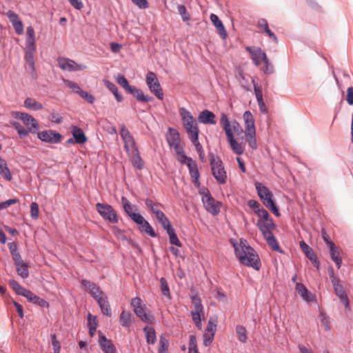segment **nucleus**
Segmentation results:
<instances>
[{
    "label": "nucleus",
    "instance_id": "obj_1",
    "mask_svg": "<svg viewBox=\"0 0 353 353\" xmlns=\"http://www.w3.org/2000/svg\"><path fill=\"white\" fill-rule=\"evenodd\" d=\"M230 243L234 249V254L241 264L252 268L259 271L261 268V262L256 250L248 244L247 240L241 238L239 243L234 239H230Z\"/></svg>",
    "mask_w": 353,
    "mask_h": 353
},
{
    "label": "nucleus",
    "instance_id": "obj_2",
    "mask_svg": "<svg viewBox=\"0 0 353 353\" xmlns=\"http://www.w3.org/2000/svg\"><path fill=\"white\" fill-rule=\"evenodd\" d=\"M256 226L261 232L264 239H265L268 245L272 248V250L276 251L279 253L283 254L284 251L281 248L279 244L274 236L272 230H274L276 227L275 223L271 216L267 219V221H257Z\"/></svg>",
    "mask_w": 353,
    "mask_h": 353
},
{
    "label": "nucleus",
    "instance_id": "obj_3",
    "mask_svg": "<svg viewBox=\"0 0 353 353\" xmlns=\"http://www.w3.org/2000/svg\"><path fill=\"white\" fill-rule=\"evenodd\" d=\"M116 81L128 94L132 95L139 103H149L154 100L152 96L145 94L142 90L134 85H131L123 74H119L116 77Z\"/></svg>",
    "mask_w": 353,
    "mask_h": 353
},
{
    "label": "nucleus",
    "instance_id": "obj_4",
    "mask_svg": "<svg viewBox=\"0 0 353 353\" xmlns=\"http://www.w3.org/2000/svg\"><path fill=\"white\" fill-rule=\"evenodd\" d=\"M220 123L225 132L229 144L234 151V152L238 155L243 154L244 150L243 147L238 143L235 139L234 135L231 128L230 121L228 119V115L225 112L221 113Z\"/></svg>",
    "mask_w": 353,
    "mask_h": 353
},
{
    "label": "nucleus",
    "instance_id": "obj_5",
    "mask_svg": "<svg viewBox=\"0 0 353 353\" xmlns=\"http://www.w3.org/2000/svg\"><path fill=\"white\" fill-rule=\"evenodd\" d=\"M208 156L212 176L219 184H225L227 181V172L221 159L212 152L208 153Z\"/></svg>",
    "mask_w": 353,
    "mask_h": 353
},
{
    "label": "nucleus",
    "instance_id": "obj_6",
    "mask_svg": "<svg viewBox=\"0 0 353 353\" xmlns=\"http://www.w3.org/2000/svg\"><path fill=\"white\" fill-rule=\"evenodd\" d=\"M179 112L184 128L189 135V139L199 134V128L195 123V119L191 113L185 108H181Z\"/></svg>",
    "mask_w": 353,
    "mask_h": 353
},
{
    "label": "nucleus",
    "instance_id": "obj_7",
    "mask_svg": "<svg viewBox=\"0 0 353 353\" xmlns=\"http://www.w3.org/2000/svg\"><path fill=\"white\" fill-rule=\"evenodd\" d=\"M96 210L103 219L109 223H117L119 222L117 212L113 209L112 205L103 203H97L96 204Z\"/></svg>",
    "mask_w": 353,
    "mask_h": 353
},
{
    "label": "nucleus",
    "instance_id": "obj_8",
    "mask_svg": "<svg viewBox=\"0 0 353 353\" xmlns=\"http://www.w3.org/2000/svg\"><path fill=\"white\" fill-rule=\"evenodd\" d=\"M146 83L150 91L159 100L163 99V93L161 84L154 72H148L146 74Z\"/></svg>",
    "mask_w": 353,
    "mask_h": 353
},
{
    "label": "nucleus",
    "instance_id": "obj_9",
    "mask_svg": "<svg viewBox=\"0 0 353 353\" xmlns=\"http://www.w3.org/2000/svg\"><path fill=\"white\" fill-rule=\"evenodd\" d=\"M72 137L66 140L65 145H84L88 142V139L84 131L78 125L70 126Z\"/></svg>",
    "mask_w": 353,
    "mask_h": 353
},
{
    "label": "nucleus",
    "instance_id": "obj_10",
    "mask_svg": "<svg viewBox=\"0 0 353 353\" xmlns=\"http://www.w3.org/2000/svg\"><path fill=\"white\" fill-rule=\"evenodd\" d=\"M12 114L15 119L22 121L23 123L28 127L30 133H36L35 130H33L32 128L39 130L40 128L37 121L32 116L26 112L16 111L12 112Z\"/></svg>",
    "mask_w": 353,
    "mask_h": 353
},
{
    "label": "nucleus",
    "instance_id": "obj_11",
    "mask_svg": "<svg viewBox=\"0 0 353 353\" xmlns=\"http://www.w3.org/2000/svg\"><path fill=\"white\" fill-rule=\"evenodd\" d=\"M38 139L42 142L57 144L61 142L62 134L53 130H47L37 132Z\"/></svg>",
    "mask_w": 353,
    "mask_h": 353
},
{
    "label": "nucleus",
    "instance_id": "obj_12",
    "mask_svg": "<svg viewBox=\"0 0 353 353\" xmlns=\"http://www.w3.org/2000/svg\"><path fill=\"white\" fill-rule=\"evenodd\" d=\"M59 66L63 70L68 72H77L85 70L87 66L75 62L74 60L66 57H61L58 59Z\"/></svg>",
    "mask_w": 353,
    "mask_h": 353
},
{
    "label": "nucleus",
    "instance_id": "obj_13",
    "mask_svg": "<svg viewBox=\"0 0 353 353\" xmlns=\"http://www.w3.org/2000/svg\"><path fill=\"white\" fill-rule=\"evenodd\" d=\"M80 285L81 288L90 294L95 300L104 294L99 285L90 280L83 279L80 281Z\"/></svg>",
    "mask_w": 353,
    "mask_h": 353
},
{
    "label": "nucleus",
    "instance_id": "obj_14",
    "mask_svg": "<svg viewBox=\"0 0 353 353\" xmlns=\"http://www.w3.org/2000/svg\"><path fill=\"white\" fill-rule=\"evenodd\" d=\"M134 223L137 225L138 229L141 233H145L152 238H156L157 236V234L150 225V223L143 216L142 214H140L139 216H137L136 219L133 221Z\"/></svg>",
    "mask_w": 353,
    "mask_h": 353
},
{
    "label": "nucleus",
    "instance_id": "obj_15",
    "mask_svg": "<svg viewBox=\"0 0 353 353\" xmlns=\"http://www.w3.org/2000/svg\"><path fill=\"white\" fill-rule=\"evenodd\" d=\"M202 203L206 211L211 214L216 216L220 212L222 202L215 200L212 194H209L206 198H203Z\"/></svg>",
    "mask_w": 353,
    "mask_h": 353
},
{
    "label": "nucleus",
    "instance_id": "obj_16",
    "mask_svg": "<svg viewBox=\"0 0 353 353\" xmlns=\"http://www.w3.org/2000/svg\"><path fill=\"white\" fill-rule=\"evenodd\" d=\"M120 135L124 143V148L127 152H129L130 148H133L134 151H135V148H138L133 136L130 134L125 125L121 126Z\"/></svg>",
    "mask_w": 353,
    "mask_h": 353
},
{
    "label": "nucleus",
    "instance_id": "obj_17",
    "mask_svg": "<svg viewBox=\"0 0 353 353\" xmlns=\"http://www.w3.org/2000/svg\"><path fill=\"white\" fill-rule=\"evenodd\" d=\"M299 245L305 256L311 261L316 268L319 269L321 266L320 261L312 248L303 240L300 241Z\"/></svg>",
    "mask_w": 353,
    "mask_h": 353
},
{
    "label": "nucleus",
    "instance_id": "obj_18",
    "mask_svg": "<svg viewBox=\"0 0 353 353\" xmlns=\"http://www.w3.org/2000/svg\"><path fill=\"white\" fill-rule=\"evenodd\" d=\"M99 344L103 353H117V348L113 342L107 339L105 334L99 331Z\"/></svg>",
    "mask_w": 353,
    "mask_h": 353
},
{
    "label": "nucleus",
    "instance_id": "obj_19",
    "mask_svg": "<svg viewBox=\"0 0 353 353\" xmlns=\"http://www.w3.org/2000/svg\"><path fill=\"white\" fill-rule=\"evenodd\" d=\"M121 202L125 213L130 218L132 221L136 219L137 216H139L140 214H141L138 211L137 205L132 204L126 197L123 196L121 197Z\"/></svg>",
    "mask_w": 353,
    "mask_h": 353
},
{
    "label": "nucleus",
    "instance_id": "obj_20",
    "mask_svg": "<svg viewBox=\"0 0 353 353\" xmlns=\"http://www.w3.org/2000/svg\"><path fill=\"white\" fill-rule=\"evenodd\" d=\"M26 49L25 51L24 59L31 70L32 77L36 79L37 76L34 74L35 62H34V54L37 48H36V46H26Z\"/></svg>",
    "mask_w": 353,
    "mask_h": 353
},
{
    "label": "nucleus",
    "instance_id": "obj_21",
    "mask_svg": "<svg viewBox=\"0 0 353 353\" xmlns=\"http://www.w3.org/2000/svg\"><path fill=\"white\" fill-rule=\"evenodd\" d=\"M133 312L143 323L148 324L154 323L155 318L151 312L147 309L145 305L137 310H134Z\"/></svg>",
    "mask_w": 353,
    "mask_h": 353
},
{
    "label": "nucleus",
    "instance_id": "obj_22",
    "mask_svg": "<svg viewBox=\"0 0 353 353\" xmlns=\"http://www.w3.org/2000/svg\"><path fill=\"white\" fill-rule=\"evenodd\" d=\"M243 119L247 135L249 137H254V136H256L254 119L250 111L246 110L244 112Z\"/></svg>",
    "mask_w": 353,
    "mask_h": 353
},
{
    "label": "nucleus",
    "instance_id": "obj_23",
    "mask_svg": "<svg viewBox=\"0 0 353 353\" xmlns=\"http://www.w3.org/2000/svg\"><path fill=\"white\" fill-rule=\"evenodd\" d=\"M215 114L213 112L205 109L200 112L198 116V121L205 125H215L216 121L215 120Z\"/></svg>",
    "mask_w": 353,
    "mask_h": 353
},
{
    "label": "nucleus",
    "instance_id": "obj_24",
    "mask_svg": "<svg viewBox=\"0 0 353 353\" xmlns=\"http://www.w3.org/2000/svg\"><path fill=\"white\" fill-rule=\"evenodd\" d=\"M210 19L212 24L216 28V30L219 32V34L221 37V38L223 39H225L228 35L227 31L225 28L223 22L219 19V17L216 14L212 13L210 16Z\"/></svg>",
    "mask_w": 353,
    "mask_h": 353
},
{
    "label": "nucleus",
    "instance_id": "obj_25",
    "mask_svg": "<svg viewBox=\"0 0 353 353\" xmlns=\"http://www.w3.org/2000/svg\"><path fill=\"white\" fill-rule=\"evenodd\" d=\"M95 301L97 302L101 312L106 316L110 317L112 316V312L105 294L104 293L99 296V299L97 298Z\"/></svg>",
    "mask_w": 353,
    "mask_h": 353
},
{
    "label": "nucleus",
    "instance_id": "obj_26",
    "mask_svg": "<svg viewBox=\"0 0 353 353\" xmlns=\"http://www.w3.org/2000/svg\"><path fill=\"white\" fill-rule=\"evenodd\" d=\"M295 288L305 301L311 302L315 299V297L312 292L309 291L308 289L301 283H296Z\"/></svg>",
    "mask_w": 353,
    "mask_h": 353
},
{
    "label": "nucleus",
    "instance_id": "obj_27",
    "mask_svg": "<svg viewBox=\"0 0 353 353\" xmlns=\"http://www.w3.org/2000/svg\"><path fill=\"white\" fill-rule=\"evenodd\" d=\"M257 27L259 28H261L264 32H265L268 36L272 39V41L277 44L279 43V39L276 34L269 28L268 21L264 19L261 18L259 19L257 23Z\"/></svg>",
    "mask_w": 353,
    "mask_h": 353
},
{
    "label": "nucleus",
    "instance_id": "obj_28",
    "mask_svg": "<svg viewBox=\"0 0 353 353\" xmlns=\"http://www.w3.org/2000/svg\"><path fill=\"white\" fill-rule=\"evenodd\" d=\"M135 321L134 316L128 311L123 310L120 314L119 323L123 327H130Z\"/></svg>",
    "mask_w": 353,
    "mask_h": 353
},
{
    "label": "nucleus",
    "instance_id": "obj_29",
    "mask_svg": "<svg viewBox=\"0 0 353 353\" xmlns=\"http://www.w3.org/2000/svg\"><path fill=\"white\" fill-rule=\"evenodd\" d=\"M254 186L261 201L273 194L272 191L261 182H256Z\"/></svg>",
    "mask_w": 353,
    "mask_h": 353
},
{
    "label": "nucleus",
    "instance_id": "obj_30",
    "mask_svg": "<svg viewBox=\"0 0 353 353\" xmlns=\"http://www.w3.org/2000/svg\"><path fill=\"white\" fill-rule=\"evenodd\" d=\"M165 137L168 144L170 148L176 143L180 142V134L176 128H169Z\"/></svg>",
    "mask_w": 353,
    "mask_h": 353
},
{
    "label": "nucleus",
    "instance_id": "obj_31",
    "mask_svg": "<svg viewBox=\"0 0 353 353\" xmlns=\"http://www.w3.org/2000/svg\"><path fill=\"white\" fill-rule=\"evenodd\" d=\"M262 203L263 205L268 208L275 216H280L281 213L279 208V206L277 205L275 199H274V195L272 194V196L268 197L267 199L262 201Z\"/></svg>",
    "mask_w": 353,
    "mask_h": 353
},
{
    "label": "nucleus",
    "instance_id": "obj_32",
    "mask_svg": "<svg viewBox=\"0 0 353 353\" xmlns=\"http://www.w3.org/2000/svg\"><path fill=\"white\" fill-rule=\"evenodd\" d=\"M26 299L29 302L35 304L42 308H48L50 306V304L48 301L39 297V296L33 293L32 291L30 292V293L26 297Z\"/></svg>",
    "mask_w": 353,
    "mask_h": 353
},
{
    "label": "nucleus",
    "instance_id": "obj_33",
    "mask_svg": "<svg viewBox=\"0 0 353 353\" xmlns=\"http://www.w3.org/2000/svg\"><path fill=\"white\" fill-rule=\"evenodd\" d=\"M156 218L158 222L161 224V227L165 230L166 232L174 229L168 218L162 211H156Z\"/></svg>",
    "mask_w": 353,
    "mask_h": 353
},
{
    "label": "nucleus",
    "instance_id": "obj_34",
    "mask_svg": "<svg viewBox=\"0 0 353 353\" xmlns=\"http://www.w3.org/2000/svg\"><path fill=\"white\" fill-rule=\"evenodd\" d=\"M145 333L146 343L148 345H154L157 342V333L155 329L152 326H145L143 328Z\"/></svg>",
    "mask_w": 353,
    "mask_h": 353
},
{
    "label": "nucleus",
    "instance_id": "obj_35",
    "mask_svg": "<svg viewBox=\"0 0 353 353\" xmlns=\"http://www.w3.org/2000/svg\"><path fill=\"white\" fill-rule=\"evenodd\" d=\"M327 248L329 249L331 259L334 262L336 268L340 269L342 265V259L336 245H331L330 247Z\"/></svg>",
    "mask_w": 353,
    "mask_h": 353
},
{
    "label": "nucleus",
    "instance_id": "obj_36",
    "mask_svg": "<svg viewBox=\"0 0 353 353\" xmlns=\"http://www.w3.org/2000/svg\"><path fill=\"white\" fill-rule=\"evenodd\" d=\"M134 155L131 158V163L132 166L138 170H141L143 169L144 163L140 155L139 151L138 148H135V151Z\"/></svg>",
    "mask_w": 353,
    "mask_h": 353
},
{
    "label": "nucleus",
    "instance_id": "obj_37",
    "mask_svg": "<svg viewBox=\"0 0 353 353\" xmlns=\"http://www.w3.org/2000/svg\"><path fill=\"white\" fill-rule=\"evenodd\" d=\"M0 174L3 176V177L8 181H10L12 179V174L10 172V170L9 168L8 167L7 163L5 159L1 158L0 156Z\"/></svg>",
    "mask_w": 353,
    "mask_h": 353
},
{
    "label": "nucleus",
    "instance_id": "obj_38",
    "mask_svg": "<svg viewBox=\"0 0 353 353\" xmlns=\"http://www.w3.org/2000/svg\"><path fill=\"white\" fill-rule=\"evenodd\" d=\"M24 106L32 110H40L43 106L41 103L37 102L35 99L28 97L24 101Z\"/></svg>",
    "mask_w": 353,
    "mask_h": 353
},
{
    "label": "nucleus",
    "instance_id": "obj_39",
    "mask_svg": "<svg viewBox=\"0 0 353 353\" xmlns=\"http://www.w3.org/2000/svg\"><path fill=\"white\" fill-rule=\"evenodd\" d=\"M34 30L30 26L26 28V46H36Z\"/></svg>",
    "mask_w": 353,
    "mask_h": 353
},
{
    "label": "nucleus",
    "instance_id": "obj_40",
    "mask_svg": "<svg viewBox=\"0 0 353 353\" xmlns=\"http://www.w3.org/2000/svg\"><path fill=\"white\" fill-rule=\"evenodd\" d=\"M166 233L168 235L169 242L171 245L178 248L182 247V243L180 241L174 228Z\"/></svg>",
    "mask_w": 353,
    "mask_h": 353
},
{
    "label": "nucleus",
    "instance_id": "obj_41",
    "mask_svg": "<svg viewBox=\"0 0 353 353\" xmlns=\"http://www.w3.org/2000/svg\"><path fill=\"white\" fill-rule=\"evenodd\" d=\"M169 347V340L164 336V334H161L159 337V353H168Z\"/></svg>",
    "mask_w": 353,
    "mask_h": 353
},
{
    "label": "nucleus",
    "instance_id": "obj_42",
    "mask_svg": "<svg viewBox=\"0 0 353 353\" xmlns=\"http://www.w3.org/2000/svg\"><path fill=\"white\" fill-rule=\"evenodd\" d=\"M10 123L17 132L20 139H23L28 136L29 130H26L19 122L12 121Z\"/></svg>",
    "mask_w": 353,
    "mask_h": 353
},
{
    "label": "nucleus",
    "instance_id": "obj_43",
    "mask_svg": "<svg viewBox=\"0 0 353 353\" xmlns=\"http://www.w3.org/2000/svg\"><path fill=\"white\" fill-rule=\"evenodd\" d=\"M252 58L254 64L256 65H259L268 57L265 52L263 51L261 48H259L258 52H254V54Z\"/></svg>",
    "mask_w": 353,
    "mask_h": 353
},
{
    "label": "nucleus",
    "instance_id": "obj_44",
    "mask_svg": "<svg viewBox=\"0 0 353 353\" xmlns=\"http://www.w3.org/2000/svg\"><path fill=\"white\" fill-rule=\"evenodd\" d=\"M236 332L238 335V339L241 343H245L248 340L247 330L245 326L237 325L236 326Z\"/></svg>",
    "mask_w": 353,
    "mask_h": 353
},
{
    "label": "nucleus",
    "instance_id": "obj_45",
    "mask_svg": "<svg viewBox=\"0 0 353 353\" xmlns=\"http://www.w3.org/2000/svg\"><path fill=\"white\" fill-rule=\"evenodd\" d=\"M190 298L194 305L195 310L193 311L197 312H204V307L202 305L201 299L199 297V294H196L192 295Z\"/></svg>",
    "mask_w": 353,
    "mask_h": 353
},
{
    "label": "nucleus",
    "instance_id": "obj_46",
    "mask_svg": "<svg viewBox=\"0 0 353 353\" xmlns=\"http://www.w3.org/2000/svg\"><path fill=\"white\" fill-rule=\"evenodd\" d=\"M160 289L163 295L168 299H171L170 288L168 286V281L165 278L161 277L159 280Z\"/></svg>",
    "mask_w": 353,
    "mask_h": 353
},
{
    "label": "nucleus",
    "instance_id": "obj_47",
    "mask_svg": "<svg viewBox=\"0 0 353 353\" xmlns=\"http://www.w3.org/2000/svg\"><path fill=\"white\" fill-rule=\"evenodd\" d=\"M16 270L19 275L23 279H27L29 276L28 265L26 263L15 265Z\"/></svg>",
    "mask_w": 353,
    "mask_h": 353
},
{
    "label": "nucleus",
    "instance_id": "obj_48",
    "mask_svg": "<svg viewBox=\"0 0 353 353\" xmlns=\"http://www.w3.org/2000/svg\"><path fill=\"white\" fill-rule=\"evenodd\" d=\"M64 84L71 89L74 93L78 94L79 95L82 92V89L80 88V86L74 81H72L69 79H63Z\"/></svg>",
    "mask_w": 353,
    "mask_h": 353
},
{
    "label": "nucleus",
    "instance_id": "obj_49",
    "mask_svg": "<svg viewBox=\"0 0 353 353\" xmlns=\"http://www.w3.org/2000/svg\"><path fill=\"white\" fill-rule=\"evenodd\" d=\"M336 296L339 299L346 294L343 286L341 284L340 280L332 283Z\"/></svg>",
    "mask_w": 353,
    "mask_h": 353
},
{
    "label": "nucleus",
    "instance_id": "obj_50",
    "mask_svg": "<svg viewBox=\"0 0 353 353\" xmlns=\"http://www.w3.org/2000/svg\"><path fill=\"white\" fill-rule=\"evenodd\" d=\"M187 167L188 168L189 173L192 179L200 177V172L196 161L188 163Z\"/></svg>",
    "mask_w": 353,
    "mask_h": 353
},
{
    "label": "nucleus",
    "instance_id": "obj_51",
    "mask_svg": "<svg viewBox=\"0 0 353 353\" xmlns=\"http://www.w3.org/2000/svg\"><path fill=\"white\" fill-rule=\"evenodd\" d=\"M178 161L183 165L188 166V163L194 161L191 157H188L184 150H181L179 154H176Z\"/></svg>",
    "mask_w": 353,
    "mask_h": 353
},
{
    "label": "nucleus",
    "instance_id": "obj_52",
    "mask_svg": "<svg viewBox=\"0 0 353 353\" xmlns=\"http://www.w3.org/2000/svg\"><path fill=\"white\" fill-rule=\"evenodd\" d=\"M319 316H321V323L324 325L325 330L326 331H330L331 330V327L330 325V316H327L323 310H319Z\"/></svg>",
    "mask_w": 353,
    "mask_h": 353
},
{
    "label": "nucleus",
    "instance_id": "obj_53",
    "mask_svg": "<svg viewBox=\"0 0 353 353\" xmlns=\"http://www.w3.org/2000/svg\"><path fill=\"white\" fill-rule=\"evenodd\" d=\"M177 10L183 21H187L190 19V13L188 12L186 7L184 5H179L177 6Z\"/></svg>",
    "mask_w": 353,
    "mask_h": 353
},
{
    "label": "nucleus",
    "instance_id": "obj_54",
    "mask_svg": "<svg viewBox=\"0 0 353 353\" xmlns=\"http://www.w3.org/2000/svg\"><path fill=\"white\" fill-rule=\"evenodd\" d=\"M39 207L37 202H32L30 204V216L32 219L37 220L39 218Z\"/></svg>",
    "mask_w": 353,
    "mask_h": 353
},
{
    "label": "nucleus",
    "instance_id": "obj_55",
    "mask_svg": "<svg viewBox=\"0 0 353 353\" xmlns=\"http://www.w3.org/2000/svg\"><path fill=\"white\" fill-rule=\"evenodd\" d=\"M216 326H217V320L214 319L212 320V318L209 320L208 323V325L206 329L204 332H206L207 333H214V335H215L216 330Z\"/></svg>",
    "mask_w": 353,
    "mask_h": 353
},
{
    "label": "nucleus",
    "instance_id": "obj_56",
    "mask_svg": "<svg viewBox=\"0 0 353 353\" xmlns=\"http://www.w3.org/2000/svg\"><path fill=\"white\" fill-rule=\"evenodd\" d=\"M189 351L194 352L196 350H199L197 347V341H196V337L194 334H190L189 336V347H188Z\"/></svg>",
    "mask_w": 353,
    "mask_h": 353
},
{
    "label": "nucleus",
    "instance_id": "obj_57",
    "mask_svg": "<svg viewBox=\"0 0 353 353\" xmlns=\"http://www.w3.org/2000/svg\"><path fill=\"white\" fill-rule=\"evenodd\" d=\"M252 83L254 85V91L257 102L263 100L262 90L259 87L257 83L254 79H252Z\"/></svg>",
    "mask_w": 353,
    "mask_h": 353
},
{
    "label": "nucleus",
    "instance_id": "obj_58",
    "mask_svg": "<svg viewBox=\"0 0 353 353\" xmlns=\"http://www.w3.org/2000/svg\"><path fill=\"white\" fill-rule=\"evenodd\" d=\"M49 120L52 123H55L57 124H60L63 121V117L59 113L52 112L50 114Z\"/></svg>",
    "mask_w": 353,
    "mask_h": 353
},
{
    "label": "nucleus",
    "instance_id": "obj_59",
    "mask_svg": "<svg viewBox=\"0 0 353 353\" xmlns=\"http://www.w3.org/2000/svg\"><path fill=\"white\" fill-rule=\"evenodd\" d=\"M230 124L233 134L236 133L237 135H239L243 132V128L236 119H234L232 121H231Z\"/></svg>",
    "mask_w": 353,
    "mask_h": 353
},
{
    "label": "nucleus",
    "instance_id": "obj_60",
    "mask_svg": "<svg viewBox=\"0 0 353 353\" xmlns=\"http://www.w3.org/2000/svg\"><path fill=\"white\" fill-rule=\"evenodd\" d=\"M264 65L263 68V72L265 74H272L274 71L273 65L269 61L267 58L264 61Z\"/></svg>",
    "mask_w": 353,
    "mask_h": 353
},
{
    "label": "nucleus",
    "instance_id": "obj_61",
    "mask_svg": "<svg viewBox=\"0 0 353 353\" xmlns=\"http://www.w3.org/2000/svg\"><path fill=\"white\" fill-rule=\"evenodd\" d=\"M321 237H322L323 240L324 241V242L325 243L327 248L330 247L331 245H335V243L331 240L330 236L327 233L325 228L321 229Z\"/></svg>",
    "mask_w": 353,
    "mask_h": 353
},
{
    "label": "nucleus",
    "instance_id": "obj_62",
    "mask_svg": "<svg viewBox=\"0 0 353 353\" xmlns=\"http://www.w3.org/2000/svg\"><path fill=\"white\" fill-rule=\"evenodd\" d=\"M51 339L54 353H60L61 344L59 341L57 339L56 334H51Z\"/></svg>",
    "mask_w": 353,
    "mask_h": 353
},
{
    "label": "nucleus",
    "instance_id": "obj_63",
    "mask_svg": "<svg viewBox=\"0 0 353 353\" xmlns=\"http://www.w3.org/2000/svg\"><path fill=\"white\" fill-rule=\"evenodd\" d=\"M18 202L19 199L17 198H12L5 201L0 202V210L6 209L13 204L17 203Z\"/></svg>",
    "mask_w": 353,
    "mask_h": 353
},
{
    "label": "nucleus",
    "instance_id": "obj_64",
    "mask_svg": "<svg viewBox=\"0 0 353 353\" xmlns=\"http://www.w3.org/2000/svg\"><path fill=\"white\" fill-rule=\"evenodd\" d=\"M256 214L258 216L260 217V219L258 220L260 221H267V219H269L270 216L268 212L263 208H261V210H258V212H256Z\"/></svg>",
    "mask_w": 353,
    "mask_h": 353
}]
</instances>
